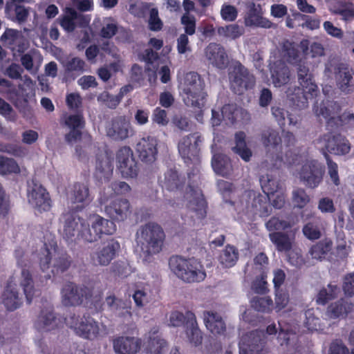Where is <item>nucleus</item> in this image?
<instances>
[{"instance_id": "obj_21", "label": "nucleus", "mask_w": 354, "mask_h": 354, "mask_svg": "<svg viewBox=\"0 0 354 354\" xmlns=\"http://www.w3.org/2000/svg\"><path fill=\"white\" fill-rule=\"evenodd\" d=\"M62 318L52 308L41 310L35 322V328L39 332H50L61 328Z\"/></svg>"}, {"instance_id": "obj_9", "label": "nucleus", "mask_w": 354, "mask_h": 354, "mask_svg": "<svg viewBox=\"0 0 354 354\" xmlns=\"http://www.w3.org/2000/svg\"><path fill=\"white\" fill-rule=\"evenodd\" d=\"M286 203V194L283 189L270 196L258 195L254 198L252 207L255 214H259L261 217L268 216L272 212V207L276 209H281Z\"/></svg>"}, {"instance_id": "obj_34", "label": "nucleus", "mask_w": 354, "mask_h": 354, "mask_svg": "<svg viewBox=\"0 0 354 354\" xmlns=\"http://www.w3.org/2000/svg\"><path fill=\"white\" fill-rule=\"evenodd\" d=\"M187 325L185 328L186 337L190 344L198 346L202 343V333L200 330L195 315L191 311H187Z\"/></svg>"}, {"instance_id": "obj_23", "label": "nucleus", "mask_w": 354, "mask_h": 354, "mask_svg": "<svg viewBox=\"0 0 354 354\" xmlns=\"http://www.w3.org/2000/svg\"><path fill=\"white\" fill-rule=\"evenodd\" d=\"M205 58L209 64L218 69L227 67L229 60L223 46L215 43L209 44L205 50Z\"/></svg>"}, {"instance_id": "obj_12", "label": "nucleus", "mask_w": 354, "mask_h": 354, "mask_svg": "<svg viewBox=\"0 0 354 354\" xmlns=\"http://www.w3.org/2000/svg\"><path fill=\"white\" fill-rule=\"evenodd\" d=\"M341 112V106L337 102L333 101L327 106H321L317 115L323 116L326 120L328 129L333 131L346 128V112Z\"/></svg>"}, {"instance_id": "obj_1", "label": "nucleus", "mask_w": 354, "mask_h": 354, "mask_svg": "<svg viewBox=\"0 0 354 354\" xmlns=\"http://www.w3.org/2000/svg\"><path fill=\"white\" fill-rule=\"evenodd\" d=\"M159 183L163 189L183 197L188 208L195 213L197 218L201 219L205 216L206 205L201 189L190 185L185 187V178L180 176L176 170H167L160 177Z\"/></svg>"}, {"instance_id": "obj_36", "label": "nucleus", "mask_w": 354, "mask_h": 354, "mask_svg": "<svg viewBox=\"0 0 354 354\" xmlns=\"http://www.w3.org/2000/svg\"><path fill=\"white\" fill-rule=\"evenodd\" d=\"M95 175L102 179H108L113 172L111 158L107 153L102 151L96 158Z\"/></svg>"}, {"instance_id": "obj_56", "label": "nucleus", "mask_w": 354, "mask_h": 354, "mask_svg": "<svg viewBox=\"0 0 354 354\" xmlns=\"http://www.w3.org/2000/svg\"><path fill=\"white\" fill-rule=\"evenodd\" d=\"M292 201L295 207L303 209L309 203L310 198L304 188L297 187L292 192Z\"/></svg>"}, {"instance_id": "obj_47", "label": "nucleus", "mask_w": 354, "mask_h": 354, "mask_svg": "<svg viewBox=\"0 0 354 354\" xmlns=\"http://www.w3.org/2000/svg\"><path fill=\"white\" fill-rule=\"evenodd\" d=\"M21 80L23 81V84H20L17 91L19 93L21 99L24 98V94L27 95V106L26 109L24 111H19V112L24 115H28L30 113L31 110L29 101L31 96L33 95L35 83L28 75H24L22 77Z\"/></svg>"}, {"instance_id": "obj_50", "label": "nucleus", "mask_w": 354, "mask_h": 354, "mask_svg": "<svg viewBox=\"0 0 354 354\" xmlns=\"http://www.w3.org/2000/svg\"><path fill=\"white\" fill-rule=\"evenodd\" d=\"M77 238L87 243H93L99 239L95 225L89 224V217L86 221L81 223Z\"/></svg>"}, {"instance_id": "obj_31", "label": "nucleus", "mask_w": 354, "mask_h": 354, "mask_svg": "<svg viewBox=\"0 0 354 354\" xmlns=\"http://www.w3.org/2000/svg\"><path fill=\"white\" fill-rule=\"evenodd\" d=\"M157 328H152L146 336L147 354H163L167 348V342L158 333Z\"/></svg>"}, {"instance_id": "obj_55", "label": "nucleus", "mask_w": 354, "mask_h": 354, "mask_svg": "<svg viewBox=\"0 0 354 354\" xmlns=\"http://www.w3.org/2000/svg\"><path fill=\"white\" fill-rule=\"evenodd\" d=\"M237 259V251L233 246L230 245L227 246L219 256V262L226 268L233 266Z\"/></svg>"}, {"instance_id": "obj_53", "label": "nucleus", "mask_w": 354, "mask_h": 354, "mask_svg": "<svg viewBox=\"0 0 354 354\" xmlns=\"http://www.w3.org/2000/svg\"><path fill=\"white\" fill-rule=\"evenodd\" d=\"M266 342V336L264 330L256 329L250 333L249 335L245 334V344L248 346H252L254 348H259L263 346Z\"/></svg>"}, {"instance_id": "obj_14", "label": "nucleus", "mask_w": 354, "mask_h": 354, "mask_svg": "<svg viewBox=\"0 0 354 354\" xmlns=\"http://www.w3.org/2000/svg\"><path fill=\"white\" fill-rule=\"evenodd\" d=\"M262 142L266 149L267 156L274 160V165L283 162L281 138L278 131L272 129L263 131L261 136Z\"/></svg>"}, {"instance_id": "obj_5", "label": "nucleus", "mask_w": 354, "mask_h": 354, "mask_svg": "<svg viewBox=\"0 0 354 354\" xmlns=\"http://www.w3.org/2000/svg\"><path fill=\"white\" fill-rule=\"evenodd\" d=\"M169 265L171 272L185 282H200L206 277L203 266L194 258L172 257L169 259Z\"/></svg>"}, {"instance_id": "obj_24", "label": "nucleus", "mask_w": 354, "mask_h": 354, "mask_svg": "<svg viewBox=\"0 0 354 354\" xmlns=\"http://www.w3.org/2000/svg\"><path fill=\"white\" fill-rule=\"evenodd\" d=\"M119 248V243L114 240L104 243L97 251L91 254L93 263L95 265L107 266L115 257Z\"/></svg>"}, {"instance_id": "obj_13", "label": "nucleus", "mask_w": 354, "mask_h": 354, "mask_svg": "<svg viewBox=\"0 0 354 354\" xmlns=\"http://www.w3.org/2000/svg\"><path fill=\"white\" fill-rule=\"evenodd\" d=\"M203 138L198 133L183 137L178 145V152L186 163L198 161Z\"/></svg>"}, {"instance_id": "obj_44", "label": "nucleus", "mask_w": 354, "mask_h": 354, "mask_svg": "<svg viewBox=\"0 0 354 354\" xmlns=\"http://www.w3.org/2000/svg\"><path fill=\"white\" fill-rule=\"evenodd\" d=\"M250 304L253 310L264 314H270L274 309V303L270 296H254L250 299Z\"/></svg>"}, {"instance_id": "obj_41", "label": "nucleus", "mask_w": 354, "mask_h": 354, "mask_svg": "<svg viewBox=\"0 0 354 354\" xmlns=\"http://www.w3.org/2000/svg\"><path fill=\"white\" fill-rule=\"evenodd\" d=\"M89 224L95 225L99 239L103 234H112L115 231V225L113 221H109L97 214L89 216Z\"/></svg>"}, {"instance_id": "obj_42", "label": "nucleus", "mask_w": 354, "mask_h": 354, "mask_svg": "<svg viewBox=\"0 0 354 354\" xmlns=\"http://www.w3.org/2000/svg\"><path fill=\"white\" fill-rule=\"evenodd\" d=\"M353 303L342 298L335 303H332L327 308V315L329 317L336 319L342 315H347L353 310Z\"/></svg>"}, {"instance_id": "obj_30", "label": "nucleus", "mask_w": 354, "mask_h": 354, "mask_svg": "<svg viewBox=\"0 0 354 354\" xmlns=\"http://www.w3.org/2000/svg\"><path fill=\"white\" fill-rule=\"evenodd\" d=\"M63 227L62 235L66 239H71L77 235L81 228V223L84 220L81 219L77 215L74 213L66 212L64 213L62 218Z\"/></svg>"}, {"instance_id": "obj_60", "label": "nucleus", "mask_w": 354, "mask_h": 354, "mask_svg": "<svg viewBox=\"0 0 354 354\" xmlns=\"http://www.w3.org/2000/svg\"><path fill=\"white\" fill-rule=\"evenodd\" d=\"M292 16L294 17L295 19L304 21L301 24L299 25L302 28H306L311 30H316L319 28L320 20L319 18L313 17L309 15L301 14L297 11L292 13Z\"/></svg>"}, {"instance_id": "obj_46", "label": "nucleus", "mask_w": 354, "mask_h": 354, "mask_svg": "<svg viewBox=\"0 0 354 354\" xmlns=\"http://www.w3.org/2000/svg\"><path fill=\"white\" fill-rule=\"evenodd\" d=\"M271 75L273 83L276 86H281L286 84L290 79V71L283 63L274 64L271 68Z\"/></svg>"}, {"instance_id": "obj_45", "label": "nucleus", "mask_w": 354, "mask_h": 354, "mask_svg": "<svg viewBox=\"0 0 354 354\" xmlns=\"http://www.w3.org/2000/svg\"><path fill=\"white\" fill-rule=\"evenodd\" d=\"M314 216V213H310L306 216V219L313 217V220L306 223L302 229L304 235L309 240H317L322 236L319 226V218L315 217ZM301 216L304 218L305 215L302 214Z\"/></svg>"}, {"instance_id": "obj_11", "label": "nucleus", "mask_w": 354, "mask_h": 354, "mask_svg": "<svg viewBox=\"0 0 354 354\" xmlns=\"http://www.w3.org/2000/svg\"><path fill=\"white\" fill-rule=\"evenodd\" d=\"M325 167L316 160H307L299 172L301 181L308 188L317 187L323 180Z\"/></svg>"}, {"instance_id": "obj_43", "label": "nucleus", "mask_w": 354, "mask_h": 354, "mask_svg": "<svg viewBox=\"0 0 354 354\" xmlns=\"http://www.w3.org/2000/svg\"><path fill=\"white\" fill-rule=\"evenodd\" d=\"M5 12L8 18L21 24L26 21L29 15L30 8L12 3H7Z\"/></svg>"}, {"instance_id": "obj_8", "label": "nucleus", "mask_w": 354, "mask_h": 354, "mask_svg": "<svg viewBox=\"0 0 354 354\" xmlns=\"http://www.w3.org/2000/svg\"><path fill=\"white\" fill-rule=\"evenodd\" d=\"M39 266L43 272L51 268V272L58 274L65 271L70 266V260L64 254L57 252L54 245L48 248L46 244L39 254Z\"/></svg>"}, {"instance_id": "obj_20", "label": "nucleus", "mask_w": 354, "mask_h": 354, "mask_svg": "<svg viewBox=\"0 0 354 354\" xmlns=\"http://www.w3.org/2000/svg\"><path fill=\"white\" fill-rule=\"evenodd\" d=\"M28 200L29 203L39 212L50 209V203L48 193L40 185L32 183L28 186Z\"/></svg>"}, {"instance_id": "obj_22", "label": "nucleus", "mask_w": 354, "mask_h": 354, "mask_svg": "<svg viewBox=\"0 0 354 354\" xmlns=\"http://www.w3.org/2000/svg\"><path fill=\"white\" fill-rule=\"evenodd\" d=\"M90 21L89 16L80 14L74 9L68 8L60 21V25L64 30L73 32L78 26H86Z\"/></svg>"}, {"instance_id": "obj_58", "label": "nucleus", "mask_w": 354, "mask_h": 354, "mask_svg": "<svg viewBox=\"0 0 354 354\" xmlns=\"http://www.w3.org/2000/svg\"><path fill=\"white\" fill-rule=\"evenodd\" d=\"M266 272L259 274L253 280L251 284L252 291L259 295H265L269 292L268 284L266 281Z\"/></svg>"}, {"instance_id": "obj_25", "label": "nucleus", "mask_w": 354, "mask_h": 354, "mask_svg": "<svg viewBox=\"0 0 354 354\" xmlns=\"http://www.w3.org/2000/svg\"><path fill=\"white\" fill-rule=\"evenodd\" d=\"M0 93L5 94L15 106L19 111H24L27 106V95L24 94V98L21 99L19 93L12 83L3 78H0Z\"/></svg>"}, {"instance_id": "obj_27", "label": "nucleus", "mask_w": 354, "mask_h": 354, "mask_svg": "<svg viewBox=\"0 0 354 354\" xmlns=\"http://www.w3.org/2000/svg\"><path fill=\"white\" fill-rule=\"evenodd\" d=\"M138 337L122 336L113 341L114 351L118 354H136L141 347Z\"/></svg>"}, {"instance_id": "obj_29", "label": "nucleus", "mask_w": 354, "mask_h": 354, "mask_svg": "<svg viewBox=\"0 0 354 354\" xmlns=\"http://www.w3.org/2000/svg\"><path fill=\"white\" fill-rule=\"evenodd\" d=\"M106 134L114 140H124L132 134L131 124L124 118L116 119L106 127Z\"/></svg>"}, {"instance_id": "obj_54", "label": "nucleus", "mask_w": 354, "mask_h": 354, "mask_svg": "<svg viewBox=\"0 0 354 354\" xmlns=\"http://www.w3.org/2000/svg\"><path fill=\"white\" fill-rule=\"evenodd\" d=\"M333 243L331 241H321L313 245L310 252L313 259H322L325 258V256L332 249Z\"/></svg>"}, {"instance_id": "obj_62", "label": "nucleus", "mask_w": 354, "mask_h": 354, "mask_svg": "<svg viewBox=\"0 0 354 354\" xmlns=\"http://www.w3.org/2000/svg\"><path fill=\"white\" fill-rule=\"evenodd\" d=\"M294 223L290 221L281 220L278 217L272 216L266 223V229L270 232L278 230H286L293 226Z\"/></svg>"}, {"instance_id": "obj_26", "label": "nucleus", "mask_w": 354, "mask_h": 354, "mask_svg": "<svg viewBox=\"0 0 354 354\" xmlns=\"http://www.w3.org/2000/svg\"><path fill=\"white\" fill-rule=\"evenodd\" d=\"M157 145V140L153 137L142 138L136 148L140 159L146 162L154 161L158 153Z\"/></svg>"}, {"instance_id": "obj_51", "label": "nucleus", "mask_w": 354, "mask_h": 354, "mask_svg": "<svg viewBox=\"0 0 354 354\" xmlns=\"http://www.w3.org/2000/svg\"><path fill=\"white\" fill-rule=\"evenodd\" d=\"M269 238L280 252L289 251L292 248V243L288 235L283 232H274L270 233Z\"/></svg>"}, {"instance_id": "obj_64", "label": "nucleus", "mask_w": 354, "mask_h": 354, "mask_svg": "<svg viewBox=\"0 0 354 354\" xmlns=\"http://www.w3.org/2000/svg\"><path fill=\"white\" fill-rule=\"evenodd\" d=\"M117 30L115 21L112 18H105L102 22L100 35L104 38H111L115 35Z\"/></svg>"}, {"instance_id": "obj_38", "label": "nucleus", "mask_w": 354, "mask_h": 354, "mask_svg": "<svg viewBox=\"0 0 354 354\" xmlns=\"http://www.w3.org/2000/svg\"><path fill=\"white\" fill-rule=\"evenodd\" d=\"M42 61L43 57L37 50H31L21 57V65L32 74L37 73Z\"/></svg>"}, {"instance_id": "obj_40", "label": "nucleus", "mask_w": 354, "mask_h": 354, "mask_svg": "<svg viewBox=\"0 0 354 354\" xmlns=\"http://www.w3.org/2000/svg\"><path fill=\"white\" fill-rule=\"evenodd\" d=\"M105 303L109 310L120 317H130L131 308L129 304L122 299L115 297L113 295H110L106 297Z\"/></svg>"}, {"instance_id": "obj_19", "label": "nucleus", "mask_w": 354, "mask_h": 354, "mask_svg": "<svg viewBox=\"0 0 354 354\" xmlns=\"http://www.w3.org/2000/svg\"><path fill=\"white\" fill-rule=\"evenodd\" d=\"M67 201L71 208L75 210L83 209L91 201L88 188L84 184H74L67 192Z\"/></svg>"}, {"instance_id": "obj_35", "label": "nucleus", "mask_w": 354, "mask_h": 354, "mask_svg": "<svg viewBox=\"0 0 354 354\" xmlns=\"http://www.w3.org/2000/svg\"><path fill=\"white\" fill-rule=\"evenodd\" d=\"M203 319L206 328L213 334L220 335L225 330V324L221 316L213 311H205Z\"/></svg>"}, {"instance_id": "obj_61", "label": "nucleus", "mask_w": 354, "mask_h": 354, "mask_svg": "<svg viewBox=\"0 0 354 354\" xmlns=\"http://www.w3.org/2000/svg\"><path fill=\"white\" fill-rule=\"evenodd\" d=\"M21 171L20 167L16 160L0 156V174H19Z\"/></svg>"}, {"instance_id": "obj_59", "label": "nucleus", "mask_w": 354, "mask_h": 354, "mask_svg": "<svg viewBox=\"0 0 354 354\" xmlns=\"http://www.w3.org/2000/svg\"><path fill=\"white\" fill-rule=\"evenodd\" d=\"M334 12L345 21L354 19V5L352 3L339 2L335 8Z\"/></svg>"}, {"instance_id": "obj_6", "label": "nucleus", "mask_w": 354, "mask_h": 354, "mask_svg": "<svg viewBox=\"0 0 354 354\" xmlns=\"http://www.w3.org/2000/svg\"><path fill=\"white\" fill-rule=\"evenodd\" d=\"M65 321L77 335L85 339H94L106 333V326L89 316L81 317L72 314Z\"/></svg>"}, {"instance_id": "obj_32", "label": "nucleus", "mask_w": 354, "mask_h": 354, "mask_svg": "<svg viewBox=\"0 0 354 354\" xmlns=\"http://www.w3.org/2000/svg\"><path fill=\"white\" fill-rule=\"evenodd\" d=\"M326 149L335 155H345L349 153L351 146L348 140L341 135L326 136Z\"/></svg>"}, {"instance_id": "obj_57", "label": "nucleus", "mask_w": 354, "mask_h": 354, "mask_svg": "<svg viewBox=\"0 0 354 354\" xmlns=\"http://www.w3.org/2000/svg\"><path fill=\"white\" fill-rule=\"evenodd\" d=\"M260 182L262 189L266 196H270L282 189L280 183L273 178L270 177L269 175L262 176Z\"/></svg>"}, {"instance_id": "obj_3", "label": "nucleus", "mask_w": 354, "mask_h": 354, "mask_svg": "<svg viewBox=\"0 0 354 354\" xmlns=\"http://www.w3.org/2000/svg\"><path fill=\"white\" fill-rule=\"evenodd\" d=\"M165 234L161 226L155 223H148L141 226L136 233L137 249L145 262L151 261L152 257L162 248Z\"/></svg>"}, {"instance_id": "obj_37", "label": "nucleus", "mask_w": 354, "mask_h": 354, "mask_svg": "<svg viewBox=\"0 0 354 354\" xmlns=\"http://www.w3.org/2000/svg\"><path fill=\"white\" fill-rule=\"evenodd\" d=\"M230 86L232 90L238 95L243 92L242 66L238 62H233L229 72Z\"/></svg>"}, {"instance_id": "obj_2", "label": "nucleus", "mask_w": 354, "mask_h": 354, "mask_svg": "<svg viewBox=\"0 0 354 354\" xmlns=\"http://www.w3.org/2000/svg\"><path fill=\"white\" fill-rule=\"evenodd\" d=\"M20 286L24 291L26 301L28 304L40 295V290L36 289L33 285L32 275L29 270L19 267L8 281L7 286L0 298V302L3 304L8 310H15L19 308L22 304L17 287Z\"/></svg>"}, {"instance_id": "obj_48", "label": "nucleus", "mask_w": 354, "mask_h": 354, "mask_svg": "<svg viewBox=\"0 0 354 354\" xmlns=\"http://www.w3.org/2000/svg\"><path fill=\"white\" fill-rule=\"evenodd\" d=\"M212 166L214 171L223 176L230 174L231 165L229 158L223 154H214L212 160Z\"/></svg>"}, {"instance_id": "obj_17", "label": "nucleus", "mask_w": 354, "mask_h": 354, "mask_svg": "<svg viewBox=\"0 0 354 354\" xmlns=\"http://www.w3.org/2000/svg\"><path fill=\"white\" fill-rule=\"evenodd\" d=\"M87 297V289L68 282L61 290L62 303L65 306H75L81 304Z\"/></svg>"}, {"instance_id": "obj_49", "label": "nucleus", "mask_w": 354, "mask_h": 354, "mask_svg": "<svg viewBox=\"0 0 354 354\" xmlns=\"http://www.w3.org/2000/svg\"><path fill=\"white\" fill-rule=\"evenodd\" d=\"M283 56L286 61L291 64H296L301 59L299 57V51L297 45L295 42L286 40L283 42L282 47Z\"/></svg>"}, {"instance_id": "obj_18", "label": "nucleus", "mask_w": 354, "mask_h": 354, "mask_svg": "<svg viewBox=\"0 0 354 354\" xmlns=\"http://www.w3.org/2000/svg\"><path fill=\"white\" fill-rule=\"evenodd\" d=\"M1 41L13 52L24 53L29 47V41L24 34L17 30L7 28L1 36Z\"/></svg>"}, {"instance_id": "obj_63", "label": "nucleus", "mask_w": 354, "mask_h": 354, "mask_svg": "<svg viewBox=\"0 0 354 354\" xmlns=\"http://www.w3.org/2000/svg\"><path fill=\"white\" fill-rule=\"evenodd\" d=\"M0 151L8 153L17 158H24L28 154V150L19 145L0 143Z\"/></svg>"}, {"instance_id": "obj_4", "label": "nucleus", "mask_w": 354, "mask_h": 354, "mask_svg": "<svg viewBox=\"0 0 354 354\" xmlns=\"http://www.w3.org/2000/svg\"><path fill=\"white\" fill-rule=\"evenodd\" d=\"M178 88L183 102L187 106L201 110L205 104L206 94L200 76L194 73H187L180 81Z\"/></svg>"}, {"instance_id": "obj_7", "label": "nucleus", "mask_w": 354, "mask_h": 354, "mask_svg": "<svg viewBox=\"0 0 354 354\" xmlns=\"http://www.w3.org/2000/svg\"><path fill=\"white\" fill-rule=\"evenodd\" d=\"M298 80L302 87L301 95L299 93L292 97L291 100L299 109H304L308 106V100L313 98L317 95V86L313 81V75L310 73L309 68L299 61L297 64Z\"/></svg>"}, {"instance_id": "obj_33", "label": "nucleus", "mask_w": 354, "mask_h": 354, "mask_svg": "<svg viewBox=\"0 0 354 354\" xmlns=\"http://www.w3.org/2000/svg\"><path fill=\"white\" fill-rule=\"evenodd\" d=\"M65 124L70 129L66 135V140L70 144L76 142L81 137L80 130L84 124L82 116L80 114L69 115L66 118Z\"/></svg>"}, {"instance_id": "obj_52", "label": "nucleus", "mask_w": 354, "mask_h": 354, "mask_svg": "<svg viewBox=\"0 0 354 354\" xmlns=\"http://www.w3.org/2000/svg\"><path fill=\"white\" fill-rule=\"evenodd\" d=\"M339 288L337 284L329 283L327 288H323L319 290L317 296L316 301L318 304L325 305L329 301L336 298L339 293Z\"/></svg>"}, {"instance_id": "obj_39", "label": "nucleus", "mask_w": 354, "mask_h": 354, "mask_svg": "<svg viewBox=\"0 0 354 354\" xmlns=\"http://www.w3.org/2000/svg\"><path fill=\"white\" fill-rule=\"evenodd\" d=\"M238 112L234 106L231 104L225 105L221 110V114L213 109L211 122L213 126H218L221 124V120H224L233 124L237 118Z\"/></svg>"}, {"instance_id": "obj_10", "label": "nucleus", "mask_w": 354, "mask_h": 354, "mask_svg": "<svg viewBox=\"0 0 354 354\" xmlns=\"http://www.w3.org/2000/svg\"><path fill=\"white\" fill-rule=\"evenodd\" d=\"M100 203L104 205L105 214L113 221H122L130 214V204L126 199L115 198L109 201L106 192L100 197Z\"/></svg>"}, {"instance_id": "obj_16", "label": "nucleus", "mask_w": 354, "mask_h": 354, "mask_svg": "<svg viewBox=\"0 0 354 354\" xmlns=\"http://www.w3.org/2000/svg\"><path fill=\"white\" fill-rule=\"evenodd\" d=\"M335 78L337 88L344 94L354 92V70L344 63L338 64L335 68Z\"/></svg>"}, {"instance_id": "obj_28", "label": "nucleus", "mask_w": 354, "mask_h": 354, "mask_svg": "<svg viewBox=\"0 0 354 354\" xmlns=\"http://www.w3.org/2000/svg\"><path fill=\"white\" fill-rule=\"evenodd\" d=\"M272 23L268 19L263 17L262 8L260 4L252 3L245 17V26L263 28H270Z\"/></svg>"}, {"instance_id": "obj_15", "label": "nucleus", "mask_w": 354, "mask_h": 354, "mask_svg": "<svg viewBox=\"0 0 354 354\" xmlns=\"http://www.w3.org/2000/svg\"><path fill=\"white\" fill-rule=\"evenodd\" d=\"M117 166L124 178H134L138 173L137 162L133 151L129 147H124L117 153Z\"/></svg>"}]
</instances>
